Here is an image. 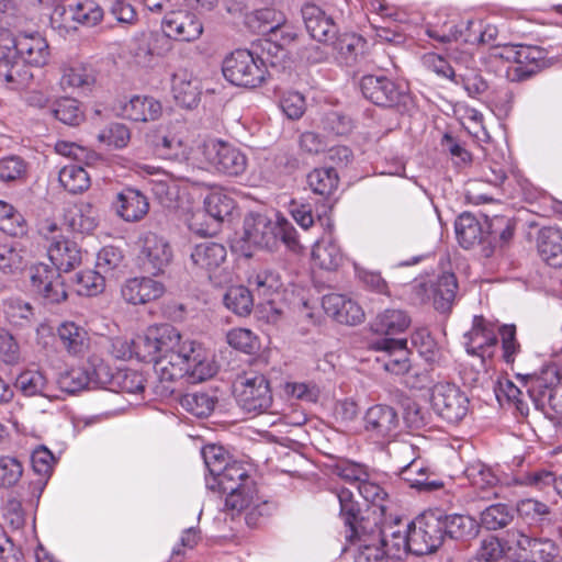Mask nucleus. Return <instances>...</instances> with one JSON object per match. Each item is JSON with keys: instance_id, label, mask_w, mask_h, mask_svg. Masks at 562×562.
Here are the masks:
<instances>
[{"instance_id": "obj_1", "label": "nucleus", "mask_w": 562, "mask_h": 562, "mask_svg": "<svg viewBox=\"0 0 562 562\" xmlns=\"http://www.w3.org/2000/svg\"><path fill=\"white\" fill-rule=\"evenodd\" d=\"M138 361L153 362L158 378L157 392L175 393V383L188 376L191 382L212 378L217 367L206 350L193 340L182 339L169 324L153 325L137 335Z\"/></svg>"}, {"instance_id": "obj_2", "label": "nucleus", "mask_w": 562, "mask_h": 562, "mask_svg": "<svg viewBox=\"0 0 562 562\" xmlns=\"http://www.w3.org/2000/svg\"><path fill=\"white\" fill-rule=\"evenodd\" d=\"M38 232L48 243V258L55 268L38 263L31 268V284L36 294L47 303H60L67 292L58 271L68 272L81 263L82 252L75 241L63 235L61 227L53 220H44Z\"/></svg>"}, {"instance_id": "obj_3", "label": "nucleus", "mask_w": 562, "mask_h": 562, "mask_svg": "<svg viewBox=\"0 0 562 562\" xmlns=\"http://www.w3.org/2000/svg\"><path fill=\"white\" fill-rule=\"evenodd\" d=\"M441 516L426 513L414 521L401 518L384 522V537L393 541L395 557L428 554L437 550L443 541L441 533Z\"/></svg>"}, {"instance_id": "obj_4", "label": "nucleus", "mask_w": 562, "mask_h": 562, "mask_svg": "<svg viewBox=\"0 0 562 562\" xmlns=\"http://www.w3.org/2000/svg\"><path fill=\"white\" fill-rule=\"evenodd\" d=\"M528 394L537 409L562 414L561 372L557 363H549L528 378Z\"/></svg>"}, {"instance_id": "obj_5", "label": "nucleus", "mask_w": 562, "mask_h": 562, "mask_svg": "<svg viewBox=\"0 0 562 562\" xmlns=\"http://www.w3.org/2000/svg\"><path fill=\"white\" fill-rule=\"evenodd\" d=\"M224 77L235 86L256 88L267 76L262 58L248 49H236L223 61Z\"/></svg>"}, {"instance_id": "obj_6", "label": "nucleus", "mask_w": 562, "mask_h": 562, "mask_svg": "<svg viewBox=\"0 0 562 562\" xmlns=\"http://www.w3.org/2000/svg\"><path fill=\"white\" fill-rule=\"evenodd\" d=\"M234 391L238 405L248 414H265L272 406L270 384L262 374L250 373L240 376L234 384Z\"/></svg>"}, {"instance_id": "obj_7", "label": "nucleus", "mask_w": 562, "mask_h": 562, "mask_svg": "<svg viewBox=\"0 0 562 562\" xmlns=\"http://www.w3.org/2000/svg\"><path fill=\"white\" fill-rule=\"evenodd\" d=\"M202 155L210 168L218 173L238 177L247 168L248 159L238 147L216 138L203 143Z\"/></svg>"}, {"instance_id": "obj_8", "label": "nucleus", "mask_w": 562, "mask_h": 562, "mask_svg": "<svg viewBox=\"0 0 562 562\" xmlns=\"http://www.w3.org/2000/svg\"><path fill=\"white\" fill-rule=\"evenodd\" d=\"M468 395L454 383L439 382L430 390L432 411L448 423L462 420L469 412Z\"/></svg>"}, {"instance_id": "obj_9", "label": "nucleus", "mask_w": 562, "mask_h": 562, "mask_svg": "<svg viewBox=\"0 0 562 562\" xmlns=\"http://www.w3.org/2000/svg\"><path fill=\"white\" fill-rule=\"evenodd\" d=\"M493 55L509 63L506 67V76L513 81L527 79L541 67L542 52L535 46L505 45L496 47Z\"/></svg>"}, {"instance_id": "obj_10", "label": "nucleus", "mask_w": 562, "mask_h": 562, "mask_svg": "<svg viewBox=\"0 0 562 562\" xmlns=\"http://www.w3.org/2000/svg\"><path fill=\"white\" fill-rule=\"evenodd\" d=\"M360 88L363 97L379 106L406 104L409 99L404 83L395 82L383 75L363 76Z\"/></svg>"}, {"instance_id": "obj_11", "label": "nucleus", "mask_w": 562, "mask_h": 562, "mask_svg": "<svg viewBox=\"0 0 562 562\" xmlns=\"http://www.w3.org/2000/svg\"><path fill=\"white\" fill-rule=\"evenodd\" d=\"M384 524L366 531L361 525V533L355 536L359 540V550L355 562H400L404 557H395L393 541L384 537Z\"/></svg>"}, {"instance_id": "obj_12", "label": "nucleus", "mask_w": 562, "mask_h": 562, "mask_svg": "<svg viewBox=\"0 0 562 562\" xmlns=\"http://www.w3.org/2000/svg\"><path fill=\"white\" fill-rule=\"evenodd\" d=\"M170 50L167 38L155 33L139 32L130 41L128 54L135 66L143 69H153L160 57Z\"/></svg>"}, {"instance_id": "obj_13", "label": "nucleus", "mask_w": 562, "mask_h": 562, "mask_svg": "<svg viewBox=\"0 0 562 562\" xmlns=\"http://www.w3.org/2000/svg\"><path fill=\"white\" fill-rule=\"evenodd\" d=\"M400 416L389 405H373L364 414L363 428L367 435L375 442L393 440L400 431Z\"/></svg>"}, {"instance_id": "obj_14", "label": "nucleus", "mask_w": 562, "mask_h": 562, "mask_svg": "<svg viewBox=\"0 0 562 562\" xmlns=\"http://www.w3.org/2000/svg\"><path fill=\"white\" fill-rule=\"evenodd\" d=\"M172 258V247L165 236L147 232L140 237L139 260L147 272L164 273Z\"/></svg>"}, {"instance_id": "obj_15", "label": "nucleus", "mask_w": 562, "mask_h": 562, "mask_svg": "<svg viewBox=\"0 0 562 562\" xmlns=\"http://www.w3.org/2000/svg\"><path fill=\"white\" fill-rule=\"evenodd\" d=\"M165 38L179 42H194L203 33V23L195 13L188 10H172L161 21Z\"/></svg>"}, {"instance_id": "obj_16", "label": "nucleus", "mask_w": 562, "mask_h": 562, "mask_svg": "<svg viewBox=\"0 0 562 562\" xmlns=\"http://www.w3.org/2000/svg\"><path fill=\"white\" fill-rule=\"evenodd\" d=\"M29 67H43L48 63L50 52L46 38L38 32L1 36Z\"/></svg>"}, {"instance_id": "obj_17", "label": "nucleus", "mask_w": 562, "mask_h": 562, "mask_svg": "<svg viewBox=\"0 0 562 562\" xmlns=\"http://www.w3.org/2000/svg\"><path fill=\"white\" fill-rule=\"evenodd\" d=\"M33 78L30 67L0 36V82L11 89L26 86Z\"/></svg>"}, {"instance_id": "obj_18", "label": "nucleus", "mask_w": 562, "mask_h": 562, "mask_svg": "<svg viewBox=\"0 0 562 562\" xmlns=\"http://www.w3.org/2000/svg\"><path fill=\"white\" fill-rule=\"evenodd\" d=\"M371 349L384 352L383 368L393 374L400 375L408 372L411 362L408 359L407 340L394 338H378L370 344Z\"/></svg>"}, {"instance_id": "obj_19", "label": "nucleus", "mask_w": 562, "mask_h": 562, "mask_svg": "<svg viewBox=\"0 0 562 562\" xmlns=\"http://www.w3.org/2000/svg\"><path fill=\"white\" fill-rule=\"evenodd\" d=\"M59 86L66 90H90L95 81L94 69L79 58H68L61 61L59 66Z\"/></svg>"}, {"instance_id": "obj_20", "label": "nucleus", "mask_w": 562, "mask_h": 562, "mask_svg": "<svg viewBox=\"0 0 562 562\" xmlns=\"http://www.w3.org/2000/svg\"><path fill=\"white\" fill-rule=\"evenodd\" d=\"M267 215L249 213L244 220L243 239L252 247L272 249L277 246V233Z\"/></svg>"}, {"instance_id": "obj_21", "label": "nucleus", "mask_w": 562, "mask_h": 562, "mask_svg": "<svg viewBox=\"0 0 562 562\" xmlns=\"http://www.w3.org/2000/svg\"><path fill=\"white\" fill-rule=\"evenodd\" d=\"M165 293L161 282L149 277H135L127 279L122 288L123 300L132 305L146 304L156 301Z\"/></svg>"}, {"instance_id": "obj_22", "label": "nucleus", "mask_w": 562, "mask_h": 562, "mask_svg": "<svg viewBox=\"0 0 562 562\" xmlns=\"http://www.w3.org/2000/svg\"><path fill=\"white\" fill-rule=\"evenodd\" d=\"M116 111L122 117L134 122H150L161 116L162 105L154 97L133 95L119 101Z\"/></svg>"}, {"instance_id": "obj_23", "label": "nucleus", "mask_w": 562, "mask_h": 562, "mask_svg": "<svg viewBox=\"0 0 562 562\" xmlns=\"http://www.w3.org/2000/svg\"><path fill=\"white\" fill-rule=\"evenodd\" d=\"M302 16L310 35L317 42L330 43L336 38L337 27L330 15L314 3L302 8Z\"/></svg>"}, {"instance_id": "obj_24", "label": "nucleus", "mask_w": 562, "mask_h": 562, "mask_svg": "<svg viewBox=\"0 0 562 562\" xmlns=\"http://www.w3.org/2000/svg\"><path fill=\"white\" fill-rule=\"evenodd\" d=\"M322 306L326 314L341 324L357 325L364 319L362 307L344 294L330 293L323 296Z\"/></svg>"}, {"instance_id": "obj_25", "label": "nucleus", "mask_w": 562, "mask_h": 562, "mask_svg": "<svg viewBox=\"0 0 562 562\" xmlns=\"http://www.w3.org/2000/svg\"><path fill=\"white\" fill-rule=\"evenodd\" d=\"M496 341L495 329L487 325L482 317H475L472 329L464 335L467 352L482 359L493 355Z\"/></svg>"}, {"instance_id": "obj_26", "label": "nucleus", "mask_w": 562, "mask_h": 562, "mask_svg": "<svg viewBox=\"0 0 562 562\" xmlns=\"http://www.w3.org/2000/svg\"><path fill=\"white\" fill-rule=\"evenodd\" d=\"M64 224L74 234L90 235L99 225V212L89 202L76 203L65 211Z\"/></svg>"}, {"instance_id": "obj_27", "label": "nucleus", "mask_w": 562, "mask_h": 562, "mask_svg": "<svg viewBox=\"0 0 562 562\" xmlns=\"http://www.w3.org/2000/svg\"><path fill=\"white\" fill-rule=\"evenodd\" d=\"M255 485L248 470L241 462L233 461L223 468L215 476L206 477V487L220 492L235 491L243 486Z\"/></svg>"}, {"instance_id": "obj_28", "label": "nucleus", "mask_w": 562, "mask_h": 562, "mask_svg": "<svg viewBox=\"0 0 562 562\" xmlns=\"http://www.w3.org/2000/svg\"><path fill=\"white\" fill-rule=\"evenodd\" d=\"M148 209L149 203L146 196L138 190L126 188L116 196V213L126 222L139 221L147 214Z\"/></svg>"}, {"instance_id": "obj_29", "label": "nucleus", "mask_w": 562, "mask_h": 562, "mask_svg": "<svg viewBox=\"0 0 562 562\" xmlns=\"http://www.w3.org/2000/svg\"><path fill=\"white\" fill-rule=\"evenodd\" d=\"M57 337L65 351L70 356H82L89 349V334L80 325L65 321L57 326Z\"/></svg>"}, {"instance_id": "obj_30", "label": "nucleus", "mask_w": 562, "mask_h": 562, "mask_svg": "<svg viewBox=\"0 0 562 562\" xmlns=\"http://www.w3.org/2000/svg\"><path fill=\"white\" fill-rule=\"evenodd\" d=\"M458 31V41L470 45L491 44L498 34L495 25L473 19L459 20Z\"/></svg>"}, {"instance_id": "obj_31", "label": "nucleus", "mask_w": 562, "mask_h": 562, "mask_svg": "<svg viewBox=\"0 0 562 562\" xmlns=\"http://www.w3.org/2000/svg\"><path fill=\"white\" fill-rule=\"evenodd\" d=\"M537 247L547 265L554 268L562 267V232L559 228H541L537 237Z\"/></svg>"}, {"instance_id": "obj_32", "label": "nucleus", "mask_w": 562, "mask_h": 562, "mask_svg": "<svg viewBox=\"0 0 562 562\" xmlns=\"http://www.w3.org/2000/svg\"><path fill=\"white\" fill-rule=\"evenodd\" d=\"M172 93L177 103L183 108L192 109L200 100L199 81L187 70H179L172 77Z\"/></svg>"}, {"instance_id": "obj_33", "label": "nucleus", "mask_w": 562, "mask_h": 562, "mask_svg": "<svg viewBox=\"0 0 562 562\" xmlns=\"http://www.w3.org/2000/svg\"><path fill=\"white\" fill-rule=\"evenodd\" d=\"M454 229L459 244L463 248H471L488 236L485 222L481 223L470 213H463L458 216L454 223Z\"/></svg>"}, {"instance_id": "obj_34", "label": "nucleus", "mask_w": 562, "mask_h": 562, "mask_svg": "<svg viewBox=\"0 0 562 562\" xmlns=\"http://www.w3.org/2000/svg\"><path fill=\"white\" fill-rule=\"evenodd\" d=\"M226 255L222 244L206 240L194 246L191 261L196 268L211 272L225 261Z\"/></svg>"}, {"instance_id": "obj_35", "label": "nucleus", "mask_w": 562, "mask_h": 562, "mask_svg": "<svg viewBox=\"0 0 562 562\" xmlns=\"http://www.w3.org/2000/svg\"><path fill=\"white\" fill-rule=\"evenodd\" d=\"M312 259L321 269L336 270L344 261L339 246L331 238L330 233L317 240L312 250Z\"/></svg>"}, {"instance_id": "obj_36", "label": "nucleus", "mask_w": 562, "mask_h": 562, "mask_svg": "<svg viewBox=\"0 0 562 562\" xmlns=\"http://www.w3.org/2000/svg\"><path fill=\"white\" fill-rule=\"evenodd\" d=\"M411 325V318L406 312L402 310L387 308L378 314L371 323L374 333L387 336L404 333Z\"/></svg>"}, {"instance_id": "obj_37", "label": "nucleus", "mask_w": 562, "mask_h": 562, "mask_svg": "<svg viewBox=\"0 0 562 562\" xmlns=\"http://www.w3.org/2000/svg\"><path fill=\"white\" fill-rule=\"evenodd\" d=\"M137 173L142 177H151L148 181L153 193L164 202L165 199H170L173 194L175 180L168 172L159 167L150 165H138Z\"/></svg>"}, {"instance_id": "obj_38", "label": "nucleus", "mask_w": 562, "mask_h": 562, "mask_svg": "<svg viewBox=\"0 0 562 562\" xmlns=\"http://www.w3.org/2000/svg\"><path fill=\"white\" fill-rule=\"evenodd\" d=\"M205 212L215 221L223 222L235 209L233 196L223 188H212L204 198Z\"/></svg>"}, {"instance_id": "obj_39", "label": "nucleus", "mask_w": 562, "mask_h": 562, "mask_svg": "<svg viewBox=\"0 0 562 562\" xmlns=\"http://www.w3.org/2000/svg\"><path fill=\"white\" fill-rule=\"evenodd\" d=\"M517 513L528 525L543 528L552 522L549 506L538 499L526 498L517 503Z\"/></svg>"}, {"instance_id": "obj_40", "label": "nucleus", "mask_w": 562, "mask_h": 562, "mask_svg": "<svg viewBox=\"0 0 562 562\" xmlns=\"http://www.w3.org/2000/svg\"><path fill=\"white\" fill-rule=\"evenodd\" d=\"M225 493L227 494L225 498L226 508L236 513L250 510L249 515H252L261 505H265L258 497L255 485L243 486Z\"/></svg>"}, {"instance_id": "obj_41", "label": "nucleus", "mask_w": 562, "mask_h": 562, "mask_svg": "<svg viewBox=\"0 0 562 562\" xmlns=\"http://www.w3.org/2000/svg\"><path fill=\"white\" fill-rule=\"evenodd\" d=\"M27 263L26 250L18 241L0 245V272L3 274H16Z\"/></svg>"}, {"instance_id": "obj_42", "label": "nucleus", "mask_w": 562, "mask_h": 562, "mask_svg": "<svg viewBox=\"0 0 562 562\" xmlns=\"http://www.w3.org/2000/svg\"><path fill=\"white\" fill-rule=\"evenodd\" d=\"M442 538L449 536L452 539H465L474 537L477 532V526L473 518L465 515H449L441 517Z\"/></svg>"}, {"instance_id": "obj_43", "label": "nucleus", "mask_w": 562, "mask_h": 562, "mask_svg": "<svg viewBox=\"0 0 562 562\" xmlns=\"http://www.w3.org/2000/svg\"><path fill=\"white\" fill-rule=\"evenodd\" d=\"M15 386L25 396H47L48 380L40 369H25L18 375Z\"/></svg>"}, {"instance_id": "obj_44", "label": "nucleus", "mask_w": 562, "mask_h": 562, "mask_svg": "<svg viewBox=\"0 0 562 562\" xmlns=\"http://www.w3.org/2000/svg\"><path fill=\"white\" fill-rule=\"evenodd\" d=\"M457 279L453 273L445 272L431 284L432 301L436 310L445 312L450 307L457 292Z\"/></svg>"}, {"instance_id": "obj_45", "label": "nucleus", "mask_w": 562, "mask_h": 562, "mask_svg": "<svg viewBox=\"0 0 562 562\" xmlns=\"http://www.w3.org/2000/svg\"><path fill=\"white\" fill-rule=\"evenodd\" d=\"M58 180L71 194L81 193L90 187V176L87 170L76 164L64 166L59 171Z\"/></svg>"}, {"instance_id": "obj_46", "label": "nucleus", "mask_w": 562, "mask_h": 562, "mask_svg": "<svg viewBox=\"0 0 562 562\" xmlns=\"http://www.w3.org/2000/svg\"><path fill=\"white\" fill-rule=\"evenodd\" d=\"M284 22L281 13H278L271 8H262L255 10L247 15V24L255 32L268 34L269 36L276 29L280 27Z\"/></svg>"}, {"instance_id": "obj_47", "label": "nucleus", "mask_w": 562, "mask_h": 562, "mask_svg": "<svg viewBox=\"0 0 562 562\" xmlns=\"http://www.w3.org/2000/svg\"><path fill=\"white\" fill-rule=\"evenodd\" d=\"M223 302L227 310L238 316L249 315L254 307L252 294L244 285L231 286L226 291Z\"/></svg>"}, {"instance_id": "obj_48", "label": "nucleus", "mask_w": 562, "mask_h": 562, "mask_svg": "<svg viewBox=\"0 0 562 562\" xmlns=\"http://www.w3.org/2000/svg\"><path fill=\"white\" fill-rule=\"evenodd\" d=\"M464 474L470 484L481 493H486L498 483V477L486 464L476 461L465 468Z\"/></svg>"}, {"instance_id": "obj_49", "label": "nucleus", "mask_w": 562, "mask_h": 562, "mask_svg": "<svg viewBox=\"0 0 562 562\" xmlns=\"http://www.w3.org/2000/svg\"><path fill=\"white\" fill-rule=\"evenodd\" d=\"M52 113L58 121L70 126L79 125L85 119L79 101L68 97L58 99Z\"/></svg>"}, {"instance_id": "obj_50", "label": "nucleus", "mask_w": 562, "mask_h": 562, "mask_svg": "<svg viewBox=\"0 0 562 562\" xmlns=\"http://www.w3.org/2000/svg\"><path fill=\"white\" fill-rule=\"evenodd\" d=\"M311 189L321 195H330L338 187L339 178L334 168H316L307 177Z\"/></svg>"}, {"instance_id": "obj_51", "label": "nucleus", "mask_w": 562, "mask_h": 562, "mask_svg": "<svg viewBox=\"0 0 562 562\" xmlns=\"http://www.w3.org/2000/svg\"><path fill=\"white\" fill-rule=\"evenodd\" d=\"M105 286V276L94 270H85L76 274L75 290L79 295L93 296L100 294Z\"/></svg>"}, {"instance_id": "obj_52", "label": "nucleus", "mask_w": 562, "mask_h": 562, "mask_svg": "<svg viewBox=\"0 0 562 562\" xmlns=\"http://www.w3.org/2000/svg\"><path fill=\"white\" fill-rule=\"evenodd\" d=\"M400 475L411 487L426 491L435 487V483L428 480V468L419 461L413 460L404 465Z\"/></svg>"}, {"instance_id": "obj_53", "label": "nucleus", "mask_w": 562, "mask_h": 562, "mask_svg": "<svg viewBox=\"0 0 562 562\" xmlns=\"http://www.w3.org/2000/svg\"><path fill=\"white\" fill-rule=\"evenodd\" d=\"M181 406L196 417H207L215 407V400L207 393H188L182 396Z\"/></svg>"}, {"instance_id": "obj_54", "label": "nucleus", "mask_w": 562, "mask_h": 562, "mask_svg": "<svg viewBox=\"0 0 562 562\" xmlns=\"http://www.w3.org/2000/svg\"><path fill=\"white\" fill-rule=\"evenodd\" d=\"M0 229L8 235L19 236L25 232V220L11 204L0 200Z\"/></svg>"}, {"instance_id": "obj_55", "label": "nucleus", "mask_w": 562, "mask_h": 562, "mask_svg": "<svg viewBox=\"0 0 562 562\" xmlns=\"http://www.w3.org/2000/svg\"><path fill=\"white\" fill-rule=\"evenodd\" d=\"M249 284L259 296L269 299L278 294L282 288L280 276L270 270H263L249 278Z\"/></svg>"}, {"instance_id": "obj_56", "label": "nucleus", "mask_w": 562, "mask_h": 562, "mask_svg": "<svg viewBox=\"0 0 562 562\" xmlns=\"http://www.w3.org/2000/svg\"><path fill=\"white\" fill-rule=\"evenodd\" d=\"M27 175V162L20 156L11 155L0 159V181L5 183L23 181Z\"/></svg>"}, {"instance_id": "obj_57", "label": "nucleus", "mask_w": 562, "mask_h": 562, "mask_svg": "<svg viewBox=\"0 0 562 562\" xmlns=\"http://www.w3.org/2000/svg\"><path fill=\"white\" fill-rule=\"evenodd\" d=\"M514 514L505 504H494L481 513V524L488 530H497L509 524Z\"/></svg>"}, {"instance_id": "obj_58", "label": "nucleus", "mask_w": 562, "mask_h": 562, "mask_svg": "<svg viewBox=\"0 0 562 562\" xmlns=\"http://www.w3.org/2000/svg\"><path fill=\"white\" fill-rule=\"evenodd\" d=\"M411 340L413 347L417 349L419 356L423 357L426 362L436 363L439 361V349L426 328L415 329Z\"/></svg>"}, {"instance_id": "obj_59", "label": "nucleus", "mask_w": 562, "mask_h": 562, "mask_svg": "<svg viewBox=\"0 0 562 562\" xmlns=\"http://www.w3.org/2000/svg\"><path fill=\"white\" fill-rule=\"evenodd\" d=\"M98 140L106 147L122 149L130 143L131 132L122 123H111L98 134Z\"/></svg>"}, {"instance_id": "obj_60", "label": "nucleus", "mask_w": 562, "mask_h": 562, "mask_svg": "<svg viewBox=\"0 0 562 562\" xmlns=\"http://www.w3.org/2000/svg\"><path fill=\"white\" fill-rule=\"evenodd\" d=\"M145 379L135 370H117L114 373V391L138 394L144 391Z\"/></svg>"}, {"instance_id": "obj_61", "label": "nucleus", "mask_w": 562, "mask_h": 562, "mask_svg": "<svg viewBox=\"0 0 562 562\" xmlns=\"http://www.w3.org/2000/svg\"><path fill=\"white\" fill-rule=\"evenodd\" d=\"M70 13L74 21L86 26H94L103 19L102 8L90 0L77 3Z\"/></svg>"}, {"instance_id": "obj_62", "label": "nucleus", "mask_w": 562, "mask_h": 562, "mask_svg": "<svg viewBox=\"0 0 562 562\" xmlns=\"http://www.w3.org/2000/svg\"><path fill=\"white\" fill-rule=\"evenodd\" d=\"M92 376L85 368H72L59 378L61 390L68 393H76L83 389H91Z\"/></svg>"}, {"instance_id": "obj_63", "label": "nucleus", "mask_w": 562, "mask_h": 562, "mask_svg": "<svg viewBox=\"0 0 562 562\" xmlns=\"http://www.w3.org/2000/svg\"><path fill=\"white\" fill-rule=\"evenodd\" d=\"M24 472L22 462L10 456L0 457V487L11 488L21 480Z\"/></svg>"}, {"instance_id": "obj_64", "label": "nucleus", "mask_w": 562, "mask_h": 562, "mask_svg": "<svg viewBox=\"0 0 562 562\" xmlns=\"http://www.w3.org/2000/svg\"><path fill=\"white\" fill-rule=\"evenodd\" d=\"M458 27L459 21L456 19L438 18L437 22L427 25L426 33L430 38L440 43H448L458 41Z\"/></svg>"}]
</instances>
